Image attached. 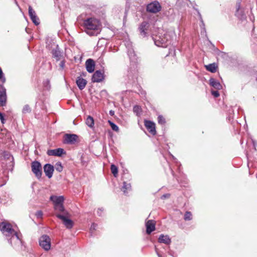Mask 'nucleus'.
<instances>
[{
    "label": "nucleus",
    "instance_id": "nucleus-1",
    "mask_svg": "<svg viewBox=\"0 0 257 257\" xmlns=\"http://www.w3.org/2000/svg\"><path fill=\"white\" fill-rule=\"evenodd\" d=\"M0 230L9 243L17 250H24L25 247L22 240V235L13 228L12 225L6 222L0 223Z\"/></svg>",
    "mask_w": 257,
    "mask_h": 257
},
{
    "label": "nucleus",
    "instance_id": "nucleus-2",
    "mask_svg": "<svg viewBox=\"0 0 257 257\" xmlns=\"http://www.w3.org/2000/svg\"><path fill=\"white\" fill-rule=\"evenodd\" d=\"M153 39L155 44L158 47L166 48L171 44L170 37L167 33L157 35Z\"/></svg>",
    "mask_w": 257,
    "mask_h": 257
},
{
    "label": "nucleus",
    "instance_id": "nucleus-3",
    "mask_svg": "<svg viewBox=\"0 0 257 257\" xmlns=\"http://www.w3.org/2000/svg\"><path fill=\"white\" fill-rule=\"evenodd\" d=\"M100 25L99 21L95 18H90L85 20L83 22V26L87 30H98Z\"/></svg>",
    "mask_w": 257,
    "mask_h": 257
},
{
    "label": "nucleus",
    "instance_id": "nucleus-4",
    "mask_svg": "<svg viewBox=\"0 0 257 257\" xmlns=\"http://www.w3.org/2000/svg\"><path fill=\"white\" fill-rule=\"evenodd\" d=\"M39 245L45 250L48 251L50 249L51 243V238L46 234L42 235L39 239Z\"/></svg>",
    "mask_w": 257,
    "mask_h": 257
},
{
    "label": "nucleus",
    "instance_id": "nucleus-5",
    "mask_svg": "<svg viewBox=\"0 0 257 257\" xmlns=\"http://www.w3.org/2000/svg\"><path fill=\"white\" fill-rule=\"evenodd\" d=\"M32 172L35 174L36 177L40 179L42 175V165L38 161H34L31 163Z\"/></svg>",
    "mask_w": 257,
    "mask_h": 257
},
{
    "label": "nucleus",
    "instance_id": "nucleus-6",
    "mask_svg": "<svg viewBox=\"0 0 257 257\" xmlns=\"http://www.w3.org/2000/svg\"><path fill=\"white\" fill-rule=\"evenodd\" d=\"M161 9L162 7L158 1H153L148 4L146 7L147 12L152 14H156L159 12Z\"/></svg>",
    "mask_w": 257,
    "mask_h": 257
},
{
    "label": "nucleus",
    "instance_id": "nucleus-7",
    "mask_svg": "<svg viewBox=\"0 0 257 257\" xmlns=\"http://www.w3.org/2000/svg\"><path fill=\"white\" fill-rule=\"evenodd\" d=\"M35 114L36 117L39 118V115H43L46 113V106L43 102H37L35 106Z\"/></svg>",
    "mask_w": 257,
    "mask_h": 257
},
{
    "label": "nucleus",
    "instance_id": "nucleus-8",
    "mask_svg": "<svg viewBox=\"0 0 257 257\" xmlns=\"http://www.w3.org/2000/svg\"><path fill=\"white\" fill-rule=\"evenodd\" d=\"M52 57L54 58L56 61L61 60L64 58L63 52L60 50L59 46L57 45L55 48H53L51 51Z\"/></svg>",
    "mask_w": 257,
    "mask_h": 257
},
{
    "label": "nucleus",
    "instance_id": "nucleus-9",
    "mask_svg": "<svg viewBox=\"0 0 257 257\" xmlns=\"http://www.w3.org/2000/svg\"><path fill=\"white\" fill-rule=\"evenodd\" d=\"M150 27V24L146 21L143 22L139 27V30L141 36L143 37H147L149 35V28Z\"/></svg>",
    "mask_w": 257,
    "mask_h": 257
},
{
    "label": "nucleus",
    "instance_id": "nucleus-10",
    "mask_svg": "<svg viewBox=\"0 0 257 257\" xmlns=\"http://www.w3.org/2000/svg\"><path fill=\"white\" fill-rule=\"evenodd\" d=\"M56 216L62 220L63 224L66 226V227L68 229H71L73 227L74 225V223L73 221L68 218L66 215H62L61 214H56Z\"/></svg>",
    "mask_w": 257,
    "mask_h": 257
},
{
    "label": "nucleus",
    "instance_id": "nucleus-11",
    "mask_svg": "<svg viewBox=\"0 0 257 257\" xmlns=\"http://www.w3.org/2000/svg\"><path fill=\"white\" fill-rule=\"evenodd\" d=\"M78 137L75 134H66L64 135L63 143L66 144H74L77 141Z\"/></svg>",
    "mask_w": 257,
    "mask_h": 257
},
{
    "label": "nucleus",
    "instance_id": "nucleus-12",
    "mask_svg": "<svg viewBox=\"0 0 257 257\" xmlns=\"http://www.w3.org/2000/svg\"><path fill=\"white\" fill-rule=\"evenodd\" d=\"M29 15L33 23L36 25L38 26L40 24V20L37 17L35 11L33 9L31 6L29 7L28 9Z\"/></svg>",
    "mask_w": 257,
    "mask_h": 257
},
{
    "label": "nucleus",
    "instance_id": "nucleus-13",
    "mask_svg": "<svg viewBox=\"0 0 257 257\" xmlns=\"http://www.w3.org/2000/svg\"><path fill=\"white\" fill-rule=\"evenodd\" d=\"M44 172L46 175V176L49 178L50 179L52 177L53 172L54 171V166L49 163L46 164L43 167Z\"/></svg>",
    "mask_w": 257,
    "mask_h": 257
},
{
    "label": "nucleus",
    "instance_id": "nucleus-14",
    "mask_svg": "<svg viewBox=\"0 0 257 257\" xmlns=\"http://www.w3.org/2000/svg\"><path fill=\"white\" fill-rule=\"evenodd\" d=\"M144 124L147 130L152 135H155L156 134L155 123L151 121L145 120Z\"/></svg>",
    "mask_w": 257,
    "mask_h": 257
},
{
    "label": "nucleus",
    "instance_id": "nucleus-15",
    "mask_svg": "<svg viewBox=\"0 0 257 257\" xmlns=\"http://www.w3.org/2000/svg\"><path fill=\"white\" fill-rule=\"evenodd\" d=\"M47 154L48 156L61 157L63 154H65L66 152L62 148H58L53 150H48Z\"/></svg>",
    "mask_w": 257,
    "mask_h": 257
},
{
    "label": "nucleus",
    "instance_id": "nucleus-16",
    "mask_svg": "<svg viewBox=\"0 0 257 257\" xmlns=\"http://www.w3.org/2000/svg\"><path fill=\"white\" fill-rule=\"evenodd\" d=\"M104 79V74L100 70H96L93 74L91 80L93 82H100Z\"/></svg>",
    "mask_w": 257,
    "mask_h": 257
},
{
    "label": "nucleus",
    "instance_id": "nucleus-17",
    "mask_svg": "<svg viewBox=\"0 0 257 257\" xmlns=\"http://www.w3.org/2000/svg\"><path fill=\"white\" fill-rule=\"evenodd\" d=\"M146 232L150 234L155 230V222L153 220H149L146 223Z\"/></svg>",
    "mask_w": 257,
    "mask_h": 257
},
{
    "label": "nucleus",
    "instance_id": "nucleus-18",
    "mask_svg": "<svg viewBox=\"0 0 257 257\" xmlns=\"http://www.w3.org/2000/svg\"><path fill=\"white\" fill-rule=\"evenodd\" d=\"M86 69L88 72L92 73L95 68V63L93 60L88 59L85 62Z\"/></svg>",
    "mask_w": 257,
    "mask_h": 257
},
{
    "label": "nucleus",
    "instance_id": "nucleus-19",
    "mask_svg": "<svg viewBox=\"0 0 257 257\" xmlns=\"http://www.w3.org/2000/svg\"><path fill=\"white\" fill-rule=\"evenodd\" d=\"M158 242L167 245H170L171 243V239L169 235L161 234L158 238Z\"/></svg>",
    "mask_w": 257,
    "mask_h": 257
},
{
    "label": "nucleus",
    "instance_id": "nucleus-20",
    "mask_svg": "<svg viewBox=\"0 0 257 257\" xmlns=\"http://www.w3.org/2000/svg\"><path fill=\"white\" fill-rule=\"evenodd\" d=\"M76 83L79 89L80 90H82L85 88L87 83V81L79 76L77 78Z\"/></svg>",
    "mask_w": 257,
    "mask_h": 257
},
{
    "label": "nucleus",
    "instance_id": "nucleus-21",
    "mask_svg": "<svg viewBox=\"0 0 257 257\" xmlns=\"http://www.w3.org/2000/svg\"><path fill=\"white\" fill-rule=\"evenodd\" d=\"M209 84L217 90H220L222 88V85L220 82L213 78H211L209 79Z\"/></svg>",
    "mask_w": 257,
    "mask_h": 257
},
{
    "label": "nucleus",
    "instance_id": "nucleus-22",
    "mask_svg": "<svg viewBox=\"0 0 257 257\" xmlns=\"http://www.w3.org/2000/svg\"><path fill=\"white\" fill-rule=\"evenodd\" d=\"M50 200L54 202V205H57L59 204H63L64 197L62 196H51L50 197Z\"/></svg>",
    "mask_w": 257,
    "mask_h": 257
},
{
    "label": "nucleus",
    "instance_id": "nucleus-23",
    "mask_svg": "<svg viewBox=\"0 0 257 257\" xmlns=\"http://www.w3.org/2000/svg\"><path fill=\"white\" fill-rule=\"evenodd\" d=\"M54 209L56 211L62 212V215H67L68 214L67 211L65 210L63 204L55 205Z\"/></svg>",
    "mask_w": 257,
    "mask_h": 257
},
{
    "label": "nucleus",
    "instance_id": "nucleus-24",
    "mask_svg": "<svg viewBox=\"0 0 257 257\" xmlns=\"http://www.w3.org/2000/svg\"><path fill=\"white\" fill-rule=\"evenodd\" d=\"M126 47L127 48V54L131 59L133 57L135 56V52L132 48V44L130 43H127Z\"/></svg>",
    "mask_w": 257,
    "mask_h": 257
},
{
    "label": "nucleus",
    "instance_id": "nucleus-25",
    "mask_svg": "<svg viewBox=\"0 0 257 257\" xmlns=\"http://www.w3.org/2000/svg\"><path fill=\"white\" fill-rule=\"evenodd\" d=\"M131 189V185L130 183H127L125 181H123V186L121 188V190L123 192L124 194H126L127 191Z\"/></svg>",
    "mask_w": 257,
    "mask_h": 257
},
{
    "label": "nucleus",
    "instance_id": "nucleus-26",
    "mask_svg": "<svg viewBox=\"0 0 257 257\" xmlns=\"http://www.w3.org/2000/svg\"><path fill=\"white\" fill-rule=\"evenodd\" d=\"M206 69L208 71L212 73H214L216 72L217 69V66L215 65V63L209 64L208 65H206Z\"/></svg>",
    "mask_w": 257,
    "mask_h": 257
},
{
    "label": "nucleus",
    "instance_id": "nucleus-27",
    "mask_svg": "<svg viewBox=\"0 0 257 257\" xmlns=\"http://www.w3.org/2000/svg\"><path fill=\"white\" fill-rule=\"evenodd\" d=\"M86 124L90 128L94 126V119L93 117L90 115L87 117L86 119Z\"/></svg>",
    "mask_w": 257,
    "mask_h": 257
},
{
    "label": "nucleus",
    "instance_id": "nucleus-28",
    "mask_svg": "<svg viewBox=\"0 0 257 257\" xmlns=\"http://www.w3.org/2000/svg\"><path fill=\"white\" fill-rule=\"evenodd\" d=\"M110 170L111 173L113 174L114 177H116L118 173V168L114 164H111L110 166Z\"/></svg>",
    "mask_w": 257,
    "mask_h": 257
},
{
    "label": "nucleus",
    "instance_id": "nucleus-29",
    "mask_svg": "<svg viewBox=\"0 0 257 257\" xmlns=\"http://www.w3.org/2000/svg\"><path fill=\"white\" fill-rule=\"evenodd\" d=\"M55 168L58 172H61L63 171V167L61 162H58L55 165Z\"/></svg>",
    "mask_w": 257,
    "mask_h": 257
},
{
    "label": "nucleus",
    "instance_id": "nucleus-30",
    "mask_svg": "<svg viewBox=\"0 0 257 257\" xmlns=\"http://www.w3.org/2000/svg\"><path fill=\"white\" fill-rule=\"evenodd\" d=\"M0 96H7L6 89L3 84H0Z\"/></svg>",
    "mask_w": 257,
    "mask_h": 257
},
{
    "label": "nucleus",
    "instance_id": "nucleus-31",
    "mask_svg": "<svg viewBox=\"0 0 257 257\" xmlns=\"http://www.w3.org/2000/svg\"><path fill=\"white\" fill-rule=\"evenodd\" d=\"M31 112V108L28 104H26L24 106L22 109V113L26 114L27 113H30Z\"/></svg>",
    "mask_w": 257,
    "mask_h": 257
},
{
    "label": "nucleus",
    "instance_id": "nucleus-32",
    "mask_svg": "<svg viewBox=\"0 0 257 257\" xmlns=\"http://www.w3.org/2000/svg\"><path fill=\"white\" fill-rule=\"evenodd\" d=\"M7 96H0V106H4L6 105Z\"/></svg>",
    "mask_w": 257,
    "mask_h": 257
},
{
    "label": "nucleus",
    "instance_id": "nucleus-33",
    "mask_svg": "<svg viewBox=\"0 0 257 257\" xmlns=\"http://www.w3.org/2000/svg\"><path fill=\"white\" fill-rule=\"evenodd\" d=\"M133 111L137 115H139L141 112V108L138 105H135L133 107Z\"/></svg>",
    "mask_w": 257,
    "mask_h": 257
},
{
    "label": "nucleus",
    "instance_id": "nucleus-34",
    "mask_svg": "<svg viewBox=\"0 0 257 257\" xmlns=\"http://www.w3.org/2000/svg\"><path fill=\"white\" fill-rule=\"evenodd\" d=\"M108 123L110 125L112 130L114 131L117 132L119 130L118 126L110 120H108Z\"/></svg>",
    "mask_w": 257,
    "mask_h": 257
},
{
    "label": "nucleus",
    "instance_id": "nucleus-35",
    "mask_svg": "<svg viewBox=\"0 0 257 257\" xmlns=\"http://www.w3.org/2000/svg\"><path fill=\"white\" fill-rule=\"evenodd\" d=\"M184 219L185 220H190L192 219V213L190 211H186L185 213Z\"/></svg>",
    "mask_w": 257,
    "mask_h": 257
},
{
    "label": "nucleus",
    "instance_id": "nucleus-36",
    "mask_svg": "<svg viewBox=\"0 0 257 257\" xmlns=\"http://www.w3.org/2000/svg\"><path fill=\"white\" fill-rule=\"evenodd\" d=\"M96 227H97V224H95V223H93L91 224V225L90 227V229H89V230H90L89 233H90L91 236L93 235V232L96 230Z\"/></svg>",
    "mask_w": 257,
    "mask_h": 257
},
{
    "label": "nucleus",
    "instance_id": "nucleus-37",
    "mask_svg": "<svg viewBox=\"0 0 257 257\" xmlns=\"http://www.w3.org/2000/svg\"><path fill=\"white\" fill-rule=\"evenodd\" d=\"M158 123L161 124H164L166 123L165 118L162 115H159L158 117Z\"/></svg>",
    "mask_w": 257,
    "mask_h": 257
},
{
    "label": "nucleus",
    "instance_id": "nucleus-38",
    "mask_svg": "<svg viewBox=\"0 0 257 257\" xmlns=\"http://www.w3.org/2000/svg\"><path fill=\"white\" fill-rule=\"evenodd\" d=\"M0 80L2 81L3 83H5L6 81V78L4 76V74L2 71V68L0 67Z\"/></svg>",
    "mask_w": 257,
    "mask_h": 257
},
{
    "label": "nucleus",
    "instance_id": "nucleus-39",
    "mask_svg": "<svg viewBox=\"0 0 257 257\" xmlns=\"http://www.w3.org/2000/svg\"><path fill=\"white\" fill-rule=\"evenodd\" d=\"M60 61V63L59 64V66L60 67V69L61 70L64 69L65 66V60L64 58L61 59Z\"/></svg>",
    "mask_w": 257,
    "mask_h": 257
},
{
    "label": "nucleus",
    "instance_id": "nucleus-40",
    "mask_svg": "<svg viewBox=\"0 0 257 257\" xmlns=\"http://www.w3.org/2000/svg\"><path fill=\"white\" fill-rule=\"evenodd\" d=\"M36 216L38 218H41L42 217V216L43 215V212L41 210H39L36 212L35 214Z\"/></svg>",
    "mask_w": 257,
    "mask_h": 257
},
{
    "label": "nucleus",
    "instance_id": "nucleus-41",
    "mask_svg": "<svg viewBox=\"0 0 257 257\" xmlns=\"http://www.w3.org/2000/svg\"><path fill=\"white\" fill-rule=\"evenodd\" d=\"M211 94L215 97H218L219 96V93L218 90H211Z\"/></svg>",
    "mask_w": 257,
    "mask_h": 257
},
{
    "label": "nucleus",
    "instance_id": "nucleus-42",
    "mask_svg": "<svg viewBox=\"0 0 257 257\" xmlns=\"http://www.w3.org/2000/svg\"><path fill=\"white\" fill-rule=\"evenodd\" d=\"M103 210H104V209H103V208H98L97 211V215L99 216H101L102 215V213H103Z\"/></svg>",
    "mask_w": 257,
    "mask_h": 257
},
{
    "label": "nucleus",
    "instance_id": "nucleus-43",
    "mask_svg": "<svg viewBox=\"0 0 257 257\" xmlns=\"http://www.w3.org/2000/svg\"><path fill=\"white\" fill-rule=\"evenodd\" d=\"M0 119L3 124L5 123V118L3 114L0 112Z\"/></svg>",
    "mask_w": 257,
    "mask_h": 257
},
{
    "label": "nucleus",
    "instance_id": "nucleus-44",
    "mask_svg": "<svg viewBox=\"0 0 257 257\" xmlns=\"http://www.w3.org/2000/svg\"><path fill=\"white\" fill-rule=\"evenodd\" d=\"M44 84L46 85V87L48 88H50V81L48 80H47L45 82H44Z\"/></svg>",
    "mask_w": 257,
    "mask_h": 257
},
{
    "label": "nucleus",
    "instance_id": "nucleus-45",
    "mask_svg": "<svg viewBox=\"0 0 257 257\" xmlns=\"http://www.w3.org/2000/svg\"><path fill=\"white\" fill-rule=\"evenodd\" d=\"M170 195L169 194H165L161 196V198L165 199V198H169L170 197Z\"/></svg>",
    "mask_w": 257,
    "mask_h": 257
},
{
    "label": "nucleus",
    "instance_id": "nucleus-46",
    "mask_svg": "<svg viewBox=\"0 0 257 257\" xmlns=\"http://www.w3.org/2000/svg\"><path fill=\"white\" fill-rule=\"evenodd\" d=\"M198 14L199 15L200 21H201L203 26H204V23L203 21L202 20V18L201 17V14H200V13L199 12H198Z\"/></svg>",
    "mask_w": 257,
    "mask_h": 257
},
{
    "label": "nucleus",
    "instance_id": "nucleus-47",
    "mask_svg": "<svg viewBox=\"0 0 257 257\" xmlns=\"http://www.w3.org/2000/svg\"><path fill=\"white\" fill-rule=\"evenodd\" d=\"M4 153H5L4 157H6V158L7 157V158H8V156H10V154H8V153L7 152H4Z\"/></svg>",
    "mask_w": 257,
    "mask_h": 257
},
{
    "label": "nucleus",
    "instance_id": "nucleus-48",
    "mask_svg": "<svg viewBox=\"0 0 257 257\" xmlns=\"http://www.w3.org/2000/svg\"><path fill=\"white\" fill-rule=\"evenodd\" d=\"M109 114H110V115L112 116V115H114V111H113V110H110V111H109Z\"/></svg>",
    "mask_w": 257,
    "mask_h": 257
},
{
    "label": "nucleus",
    "instance_id": "nucleus-49",
    "mask_svg": "<svg viewBox=\"0 0 257 257\" xmlns=\"http://www.w3.org/2000/svg\"><path fill=\"white\" fill-rule=\"evenodd\" d=\"M252 142L254 148L255 149V147L257 145V143L253 140H252Z\"/></svg>",
    "mask_w": 257,
    "mask_h": 257
},
{
    "label": "nucleus",
    "instance_id": "nucleus-50",
    "mask_svg": "<svg viewBox=\"0 0 257 257\" xmlns=\"http://www.w3.org/2000/svg\"><path fill=\"white\" fill-rule=\"evenodd\" d=\"M213 47L214 48V49H215V50L216 52H219V53H220V52H221L218 50V49H217V48H215V47H214V46H213Z\"/></svg>",
    "mask_w": 257,
    "mask_h": 257
},
{
    "label": "nucleus",
    "instance_id": "nucleus-51",
    "mask_svg": "<svg viewBox=\"0 0 257 257\" xmlns=\"http://www.w3.org/2000/svg\"><path fill=\"white\" fill-rule=\"evenodd\" d=\"M156 252L157 253V255L158 256V257H162V256L161 255V254L158 252L157 249H156Z\"/></svg>",
    "mask_w": 257,
    "mask_h": 257
},
{
    "label": "nucleus",
    "instance_id": "nucleus-52",
    "mask_svg": "<svg viewBox=\"0 0 257 257\" xmlns=\"http://www.w3.org/2000/svg\"><path fill=\"white\" fill-rule=\"evenodd\" d=\"M239 7H240V6L239 5V6H238V8H237V12H238V11L239 9Z\"/></svg>",
    "mask_w": 257,
    "mask_h": 257
},
{
    "label": "nucleus",
    "instance_id": "nucleus-53",
    "mask_svg": "<svg viewBox=\"0 0 257 257\" xmlns=\"http://www.w3.org/2000/svg\"><path fill=\"white\" fill-rule=\"evenodd\" d=\"M172 157H173V159H174V160H176V159L174 157V156H172Z\"/></svg>",
    "mask_w": 257,
    "mask_h": 257
},
{
    "label": "nucleus",
    "instance_id": "nucleus-54",
    "mask_svg": "<svg viewBox=\"0 0 257 257\" xmlns=\"http://www.w3.org/2000/svg\"><path fill=\"white\" fill-rule=\"evenodd\" d=\"M168 253H169V254H170V255H172V253H171V252H169H169H168Z\"/></svg>",
    "mask_w": 257,
    "mask_h": 257
},
{
    "label": "nucleus",
    "instance_id": "nucleus-55",
    "mask_svg": "<svg viewBox=\"0 0 257 257\" xmlns=\"http://www.w3.org/2000/svg\"><path fill=\"white\" fill-rule=\"evenodd\" d=\"M171 172H172V175H174V172H173V171L171 170Z\"/></svg>",
    "mask_w": 257,
    "mask_h": 257
},
{
    "label": "nucleus",
    "instance_id": "nucleus-56",
    "mask_svg": "<svg viewBox=\"0 0 257 257\" xmlns=\"http://www.w3.org/2000/svg\"><path fill=\"white\" fill-rule=\"evenodd\" d=\"M177 180H178V182L179 183H181L180 182V181H179V179H177Z\"/></svg>",
    "mask_w": 257,
    "mask_h": 257
}]
</instances>
